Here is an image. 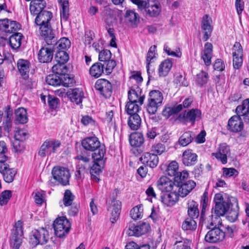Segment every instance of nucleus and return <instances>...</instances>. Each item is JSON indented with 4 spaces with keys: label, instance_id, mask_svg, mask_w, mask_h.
I'll list each match as a JSON object with an SVG mask.
<instances>
[{
    "label": "nucleus",
    "instance_id": "obj_10",
    "mask_svg": "<svg viewBox=\"0 0 249 249\" xmlns=\"http://www.w3.org/2000/svg\"><path fill=\"white\" fill-rule=\"evenodd\" d=\"M53 178L60 184L66 186L69 184L71 177L68 168L63 167H54L52 171Z\"/></svg>",
    "mask_w": 249,
    "mask_h": 249
},
{
    "label": "nucleus",
    "instance_id": "obj_4",
    "mask_svg": "<svg viewBox=\"0 0 249 249\" xmlns=\"http://www.w3.org/2000/svg\"><path fill=\"white\" fill-rule=\"evenodd\" d=\"M23 235L22 222L18 221L16 223L12 231L10 239V246L12 249H19L22 243Z\"/></svg>",
    "mask_w": 249,
    "mask_h": 249
},
{
    "label": "nucleus",
    "instance_id": "obj_37",
    "mask_svg": "<svg viewBox=\"0 0 249 249\" xmlns=\"http://www.w3.org/2000/svg\"><path fill=\"white\" fill-rule=\"evenodd\" d=\"M213 45L212 43L207 42L204 45V49L201 53V58L207 66L211 64V59L213 55Z\"/></svg>",
    "mask_w": 249,
    "mask_h": 249
},
{
    "label": "nucleus",
    "instance_id": "obj_54",
    "mask_svg": "<svg viewBox=\"0 0 249 249\" xmlns=\"http://www.w3.org/2000/svg\"><path fill=\"white\" fill-rule=\"evenodd\" d=\"M60 76L54 73L49 74L46 77V83L53 86H58L61 85Z\"/></svg>",
    "mask_w": 249,
    "mask_h": 249
},
{
    "label": "nucleus",
    "instance_id": "obj_5",
    "mask_svg": "<svg viewBox=\"0 0 249 249\" xmlns=\"http://www.w3.org/2000/svg\"><path fill=\"white\" fill-rule=\"evenodd\" d=\"M56 40L54 37L51 39V43L46 44L42 47L38 53V61L42 63H48L52 61L53 56L54 46L53 42Z\"/></svg>",
    "mask_w": 249,
    "mask_h": 249
},
{
    "label": "nucleus",
    "instance_id": "obj_58",
    "mask_svg": "<svg viewBox=\"0 0 249 249\" xmlns=\"http://www.w3.org/2000/svg\"><path fill=\"white\" fill-rule=\"evenodd\" d=\"M178 162L176 161H172L168 165L166 172L169 176L174 177L178 172Z\"/></svg>",
    "mask_w": 249,
    "mask_h": 249
},
{
    "label": "nucleus",
    "instance_id": "obj_34",
    "mask_svg": "<svg viewBox=\"0 0 249 249\" xmlns=\"http://www.w3.org/2000/svg\"><path fill=\"white\" fill-rule=\"evenodd\" d=\"M67 94L70 100L77 105L81 104L84 97V93L81 89L75 88L67 92Z\"/></svg>",
    "mask_w": 249,
    "mask_h": 249
},
{
    "label": "nucleus",
    "instance_id": "obj_39",
    "mask_svg": "<svg viewBox=\"0 0 249 249\" xmlns=\"http://www.w3.org/2000/svg\"><path fill=\"white\" fill-rule=\"evenodd\" d=\"M187 213L189 217L196 219L199 215L198 204L194 200H189L187 203Z\"/></svg>",
    "mask_w": 249,
    "mask_h": 249
},
{
    "label": "nucleus",
    "instance_id": "obj_31",
    "mask_svg": "<svg viewBox=\"0 0 249 249\" xmlns=\"http://www.w3.org/2000/svg\"><path fill=\"white\" fill-rule=\"evenodd\" d=\"M230 151L229 146L226 143H222L220 144L217 151L216 153H213L212 155L223 164H225L227 162V155Z\"/></svg>",
    "mask_w": 249,
    "mask_h": 249
},
{
    "label": "nucleus",
    "instance_id": "obj_62",
    "mask_svg": "<svg viewBox=\"0 0 249 249\" xmlns=\"http://www.w3.org/2000/svg\"><path fill=\"white\" fill-rule=\"evenodd\" d=\"M131 1L137 5L138 9L143 15L144 14L145 10H146L150 1L143 0H131Z\"/></svg>",
    "mask_w": 249,
    "mask_h": 249
},
{
    "label": "nucleus",
    "instance_id": "obj_26",
    "mask_svg": "<svg viewBox=\"0 0 249 249\" xmlns=\"http://www.w3.org/2000/svg\"><path fill=\"white\" fill-rule=\"evenodd\" d=\"M158 188L162 192H169L175 191L176 185L171 179L165 176H162L157 182Z\"/></svg>",
    "mask_w": 249,
    "mask_h": 249
},
{
    "label": "nucleus",
    "instance_id": "obj_50",
    "mask_svg": "<svg viewBox=\"0 0 249 249\" xmlns=\"http://www.w3.org/2000/svg\"><path fill=\"white\" fill-rule=\"evenodd\" d=\"M69 68L66 65V63H58L54 65L52 67V71L59 76L66 74L68 72Z\"/></svg>",
    "mask_w": 249,
    "mask_h": 249
},
{
    "label": "nucleus",
    "instance_id": "obj_47",
    "mask_svg": "<svg viewBox=\"0 0 249 249\" xmlns=\"http://www.w3.org/2000/svg\"><path fill=\"white\" fill-rule=\"evenodd\" d=\"M60 17L61 20L66 21L69 18V3L68 0H60Z\"/></svg>",
    "mask_w": 249,
    "mask_h": 249
},
{
    "label": "nucleus",
    "instance_id": "obj_27",
    "mask_svg": "<svg viewBox=\"0 0 249 249\" xmlns=\"http://www.w3.org/2000/svg\"><path fill=\"white\" fill-rule=\"evenodd\" d=\"M144 97V95H142V89L138 86L132 87L128 92L129 101L139 102L141 105L143 104Z\"/></svg>",
    "mask_w": 249,
    "mask_h": 249
},
{
    "label": "nucleus",
    "instance_id": "obj_57",
    "mask_svg": "<svg viewBox=\"0 0 249 249\" xmlns=\"http://www.w3.org/2000/svg\"><path fill=\"white\" fill-rule=\"evenodd\" d=\"M143 209L141 205L137 206L131 209L130 215L134 220L142 218V216Z\"/></svg>",
    "mask_w": 249,
    "mask_h": 249
},
{
    "label": "nucleus",
    "instance_id": "obj_52",
    "mask_svg": "<svg viewBox=\"0 0 249 249\" xmlns=\"http://www.w3.org/2000/svg\"><path fill=\"white\" fill-rule=\"evenodd\" d=\"M189 176V174L186 171L182 172H178L174 176V182L176 185H180L182 183L185 182Z\"/></svg>",
    "mask_w": 249,
    "mask_h": 249
},
{
    "label": "nucleus",
    "instance_id": "obj_8",
    "mask_svg": "<svg viewBox=\"0 0 249 249\" xmlns=\"http://www.w3.org/2000/svg\"><path fill=\"white\" fill-rule=\"evenodd\" d=\"M112 54L110 51L106 49L99 52L98 59L99 62L106 65L105 71L107 74H110L116 66V61L111 59Z\"/></svg>",
    "mask_w": 249,
    "mask_h": 249
},
{
    "label": "nucleus",
    "instance_id": "obj_28",
    "mask_svg": "<svg viewBox=\"0 0 249 249\" xmlns=\"http://www.w3.org/2000/svg\"><path fill=\"white\" fill-rule=\"evenodd\" d=\"M237 115L242 117L245 123H249V98L246 99L242 101L241 105L238 106L235 109Z\"/></svg>",
    "mask_w": 249,
    "mask_h": 249
},
{
    "label": "nucleus",
    "instance_id": "obj_6",
    "mask_svg": "<svg viewBox=\"0 0 249 249\" xmlns=\"http://www.w3.org/2000/svg\"><path fill=\"white\" fill-rule=\"evenodd\" d=\"M55 235L59 238L65 236L69 232L71 224L64 217L56 218L53 224Z\"/></svg>",
    "mask_w": 249,
    "mask_h": 249
},
{
    "label": "nucleus",
    "instance_id": "obj_23",
    "mask_svg": "<svg viewBox=\"0 0 249 249\" xmlns=\"http://www.w3.org/2000/svg\"><path fill=\"white\" fill-rule=\"evenodd\" d=\"M140 160L144 165L151 168L157 166L159 158L158 156L153 153L144 152L140 158Z\"/></svg>",
    "mask_w": 249,
    "mask_h": 249
},
{
    "label": "nucleus",
    "instance_id": "obj_22",
    "mask_svg": "<svg viewBox=\"0 0 249 249\" xmlns=\"http://www.w3.org/2000/svg\"><path fill=\"white\" fill-rule=\"evenodd\" d=\"M196 182L192 180H189L180 185H176L175 191H177L182 197L187 196L196 187Z\"/></svg>",
    "mask_w": 249,
    "mask_h": 249
},
{
    "label": "nucleus",
    "instance_id": "obj_17",
    "mask_svg": "<svg viewBox=\"0 0 249 249\" xmlns=\"http://www.w3.org/2000/svg\"><path fill=\"white\" fill-rule=\"evenodd\" d=\"M21 28V25L16 21L8 18L0 19V31L5 34L14 33Z\"/></svg>",
    "mask_w": 249,
    "mask_h": 249
},
{
    "label": "nucleus",
    "instance_id": "obj_42",
    "mask_svg": "<svg viewBox=\"0 0 249 249\" xmlns=\"http://www.w3.org/2000/svg\"><path fill=\"white\" fill-rule=\"evenodd\" d=\"M14 33L10 36L8 43L12 49L16 50L20 47L23 36L20 33L15 32Z\"/></svg>",
    "mask_w": 249,
    "mask_h": 249
},
{
    "label": "nucleus",
    "instance_id": "obj_7",
    "mask_svg": "<svg viewBox=\"0 0 249 249\" xmlns=\"http://www.w3.org/2000/svg\"><path fill=\"white\" fill-rule=\"evenodd\" d=\"M61 142L58 140H46L40 147L38 155L41 157H45L46 155L50 156L56 152L60 146Z\"/></svg>",
    "mask_w": 249,
    "mask_h": 249
},
{
    "label": "nucleus",
    "instance_id": "obj_3",
    "mask_svg": "<svg viewBox=\"0 0 249 249\" xmlns=\"http://www.w3.org/2000/svg\"><path fill=\"white\" fill-rule=\"evenodd\" d=\"M149 96L147 110L148 113L154 114L157 112L158 107L162 104V94L159 90H153L149 92Z\"/></svg>",
    "mask_w": 249,
    "mask_h": 249
},
{
    "label": "nucleus",
    "instance_id": "obj_61",
    "mask_svg": "<svg viewBox=\"0 0 249 249\" xmlns=\"http://www.w3.org/2000/svg\"><path fill=\"white\" fill-rule=\"evenodd\" d=\"M196 82L200 87H202L206 84L208 80L209 75L208 73L205 71H201L196 75Z\"/></svg>",
    "mask_w": 249,
    "mask_h": 249
},
{
    "label": "nucleus",
    "instance_id": "obj_35",
    "mask_svg": "<svg viewBox=\"0 0 249 249\" xmlns=\"http://www.w3.org/2000/svg\"><path fill=\"white\" fill-rule=\"evenodd\" d=\"M30 66V63L27 60L20 59L17 62L18 71L24 79H27L29 77Z\"/></svg>",
    "mask_w": 249,
    "mask_h": 249
},
{
    "label": "nucleus",
    "instance_id": "obj_63",
    "mask_svg": "<svg viewBox=\"0 0 249 249\" xmlns=\"http://www.w3.org/2000/svg\"><path fill=\"white\" fill-rule=\"evenodd\" d=\"M165 151V145L161 143H157L152 145L151 148V151L154 153L160 155Z\"/></svg>",
    "mask_w": 249,
    "mask_h": 249
},
{
    "label": "nucleus",
    "instance_id": "obj_51",
    "mask_svg": "<svg viewBox=\"0 0 249 249\" xmlns=\"http://www.w3.org/2000/svg\"><path fill=\"white\" fill-rule=\"evenodd\" d=\"M213 216V214L212 213L209 217L206 218L205 214H204L203 220L201 219V216L200 217L199 224L201 227L200 232H201L202 229L203 227L209 230L214 227V224L212 220Z\"/></svg>",
    "mask_w": 249,
    "mask_h": 249
},
{
    "label": "nucleus",
    "instance_id": "obj_38",
    "mask_svg": "<svg viewBox=\"0 0 249 249\" xmlns=\"http://www.w3.org/2000/svg\"><path fill=\"white\" fill-rule=\"evenodd\" d=\"M106 65L101 62H96L90 68L89 73L92 77L97 78L100 77L105 71Z\"/></svg>",
    "mask_w": 249,
    "mask_h": 249
},
{
    "label": "nucleus",
    "instance_id": "obj_12",
    "mask_svg": "<svg viewBox=\"0 0 249 249\" xmlns=\"http://www.w3.org/2000/svg\"><path fill=\"white\" fill-rule=\"evenodd\" d=\"M225 233L219 227L214 226L205 236V241L210 243H219L225 239Z\"/></svg>",
    "mask_w": 249,
    "mask_h": 249
},
{
    "label": "nucleus",
    "instance_id": "obj_33",
    "mask_svg": "<svg viewBox=\"0 0 249 249\" xmlns=\"http://www.w3.org/2000/svg\"><path fill=\"white\" fill-rule=\"evenodd\" d=\"M160 12L161 8L159 2L150 1L143 15L145 18H156L160 15Z\"/></svg>",
    "mask_w": 249,
    "mask_h": 249
},
{
    "label": "nucleus",
    "instance_id": "obj_41",
    "mask_svg": "<svg viewBox=\"0 0 249 249\" xmlns=\"http://www.w3.org/2000/svg\"><path fill=\"white\" fill-rule=\"evenodd\" d=\"M173 64L169 59L164 60L159 65L158 72L160 77H165L169 72L172 67Z\"/></svg>",
    "mask_w": 249,
    "mask_h": 249
},
{
    "label": "nucleus",
    "instance_id": "obj_43",
    "mask_svg": "<svg viewBox=\"0 0 249 249\" xmlns=\"http://www.w3.org/2000/svg\"><path fill=\"white\" fill-rule=\"evenodd\" d=\"M127 124L131 130H138L141 124V118L138 114H133L128 118Z\"/></svg>",
    "mask_w": 249,
    "mask_h": 249
},
{
    "label": "nucleus",
    "instance_id": "obj_53",
    "mask_svg": "<svg viewBox=\"0 0 249 249\" xmlns=\"http://www.w3.org/2000/svg\"><path fill=\"white\" fill-rule=\"evenodd\" d=\"M53 45H55L57 50L65 51L71 47V41L70 40L66 38L63 37L60 38L58 41L55 43L53 42Z\"/></svg>",
    "mask_w": 249,
    "mask_h": 249
},
{
    "label": "nucleus",
    "instance_id": "obj_20",
    "mask_svg": "<svg viewBox=\"0 0 249 249\" xmlns=\"http://www.w3.org/2000/svg\"><path fill=\"white\" fill-rule=\"evenodd\" d=\"M243 128L244 124L239 115H234L229 120L227 129L230 132L238 133L241 131Z\"/></svg>",
    "mask_w": 249,
    "mask_h": 249
},
{
    "label": "nucleus",
    "instance_id": "obj_2",
    "mask_svg": "<svg viewBox=\"0 0 249 249\" xmlns=\"http://www.w3.org/2000/svg\"><path fill=\"white\" fill-rule=\"evenodd\" d=\"M106 148H102L98 152H94L92 154V158L94 163L90 167V173L92 178H96L101 172L102 169L104 168L107 158H104L106 153Z\"/></svg>",
    "mask_w": 249,
    "mask_h": 249
},
{
    "label": "nucleus",
    "instance_id": "obj_21",
    "mask_svg": "<svg viewBox=\"0 0 249 249\" xmlns=\"http://www.w3.org/2000/svg\"><path fill=\"white\" fill-rule=\"evenodd\" d=\"M233 204L231 200L227 198L226 201L221 203H216L214 207L212 209V213L216 217L224 216L232 207Z\"/></svg>",
    "mask_w": 249,
    "mask_h": 249
},
{
    "label": "nucleus",
    "instance_id": "obj_55",
    "mask_svg": "<svg viewBox=\"0 0 249 249\" xmlns=\"http://www.w3.org/2000/svg\"><path fill=\"white\" fill-rule=\"evenodd\" d=\"M61 85L65 87H69L73 86L75 81L73 77H71L67 73L60 76Z\"/></svg>",
    "mask_w": 249,
    "mask_h": 249
},
{
    "label": "nucleus",
    "instance_id": "obj_60",
    "mask_svg": "<svg viewBox=\"0 0 249 249\" xmlns=\"http://www.w3.org/2000/svg\"><path fill=\"white\" fill-rule=\"evenodd\" d=\"M209 198L208 193L205 191L201 198V205L202 209L201 211V218L203 220L204 213H205L206 209L208 205Z\"/></svg>",
    "mask_w": 249,
    "mask_h": 249
},
{
    "label": "nucleus",
    "instance_id": "obj_48",
    "mask_svg": "<svg viewBox=\"0 0 249 249\" xmlns=\"http://www.w3.org/2000/svg\"><path fill=\"white\" fill-rule=\"evenodd\" d=\"M194 137V134L191 131H186L179 137L178 143L182 146H186L193 141Z\"/></svg>",
    "mask_w": 249,
    "mask_h": 249
},
{
    "label": "nucleus",
    "instance_id": "obj_30",
    "mask_svg": "<svg viewBox=\"0 0 249 249\" xmlns=\"http://www.w3.org/2000/svg\"><path fill=\"white\" fill-rule=\"evenodd\" d=\"M197 160V155L193 150L188 149L182 153V161L185 166H191L194 165Z\"/></svg>",
    "mask_w": 249,
    "mask_h": 249
},
{
    "label": "nucleus",
    "instance_id": "obj_9",
    "mask_svg": "<svg viewBox=\"0 0 249 249\" xmlns=\"http://www.w3.org/2000/svg\"><path fill=\"white\" fill-rule=\"evenodd\" d=\"M129 141L130 145L134 147L131 149L132 153L136 156L140 155L143 151L141 147L144 142L142 134L138 132L131 133L129 137Z\"/></svg>",
    "mask_w": 249,
    "mask_h": 249
},
{
    "label": "nucleus",
    "instance_id": "obj_36",
    "mask_svg": "<svg viewBox=\"0 0 249 249\" xmlns=\"http://www.w3.org/2000/svg\"><path fill=\"white\" fill-rule=\"evenodd\" d=\"M126 21L132 28H136L140 23V16L134 11L128 10L126 11L125 16Z\"/></svg>",
    "mask_w": 249,
    "mask_h": 249
},
{
    "label": "nucleus",
    "instance_id": "obj_24",
    "mask_svg": "<svg viewBox=\"0 0 249 249\" xmlns=\"http://www.w3.org/2000/svg\"><path fill=\"white\" fill-rule=\"evenodd\" d=\"M128 230L129 232L128 234L130 236L139 237L148 232L150 230V226L148 223L143 222L136 226L134 224L130 225Z\"/></svg>",
    "mask_w": 249,
    "mask_h": 249
},
{
    "label": "nucleus",
    "instance_id": "obj_32",
    "mask_svg": "<svg viewBox=\"0 0 249 249\" xmlns=\"http://www.w3.org/2000/svg\"><path fill=\"white\" fill-rule=\"evenodd\" d=\"M46 2L45 0H32L30 4L29 10L32 15L35 16L36 15L46 11Z\"/></svg>",
    "mask_w": 249,
    "mask_h": 249
},
{
    "label": "nucleus",
    "instance_id": "obj_1",
    "mask_svg": "<svg viewBox=\"0 0 249 249\" xmlns=\"http://www.w3.org/2000/svg\"><path fill=\"white\" fill-rule=\"evenodd\" d=\"M35 24L39 26L40 34L48 44L51 43V39L54 38V34L50 24L53 18L51 12L46 10L36 16Z\"/></svg>",
    "mask_w": 249,
    "mask_h": 249
},
{
    "label": "nucleus",
    "instance_id": "obj_40",
    "mask_svg": "<svg viewBox=\"0 0 249 249\" xmlns=\"http://www.w3.org/2000/svg\"><path fill=\"white\" fill-rule=\"evenodd\" d=\"M15 122L16 124H24L28 122L27 113L23 107H19L15 111Z\"/></svg>",
    "mask_w": 249,
    "mask_h": 249
},
{
    "label": "nucleus",
    "instance_id": "obj_11",
    "mask_svg": "<svg viewBox=\"0 0 249 249\" xmlns=\"http://www.w3.org/2000/svg\"><path fill=\"white\" fill-rule=\"evenodd\" d=\"M49 239V234L48 231L44 228H40L32 231L30 243L34 246L38 244L44 245L48 242Z\"/></svg>",
    "mask_w": 249,
    "mask_h": 249
},
{
    "label": "nucleus",
    "instance_id": "obj_18",
    "mask_svg": "<svg viewBox=\"0 0 249 249\" xmlns=\"http://www.w3.org/2000/svg\"><path fill=\"white\" fill-rule=\"evenodd\" d=\"M201 112L198 109H192L188 111L180 113L178 118V119L180 122L184 123L190 122L194 125L197 118H201Z\"/></svg>",
    "mask_w": 249,
    "mask_h": 249
},
{
    "label": "nucleus",
    "instance_id": "obj_29",
    "mask_svg": "<svg viewBox=\"0 0 249 249\" xmlns=\"http://www.w3.org/2000/svg\"><path fill=\"white\" fill-rule=\"evenodd\" d=\"M168 194H164L160 196L162 203L167 207L174 205L178 200L179 195L177 191H171Z\"/></svg>",
    "mask_w": 249,
    "mask_h": 249
},
{
    "label": "nucleus",
    "instance_id": "obj_46",
    "mask_svg": "<svg viewBox=\"0 0 249 249\" xmlns=\"http://www.w3.org/2000/svg\"><path fill=\"white\" fill-rule=\"evenodd\" d=\"M138 102L128 101L125 106V111L130 116L133 114H138L141 110V107L137 104Z\"/></svg>",
    "mask_w": 249,
    "mask_h": 249
},
{
    "label": "nucleus",
    "instance_id": "obj_25",
    "mask_svg": "<svg viewBox=\"0 0 249 249\" xmlns=\"http://www.w3.org/2000/svg\"><path fill=\"white\" fill-rule=\"evenodd\" d=\"M212 21L211 18L207 14L205 15L202 18L201 28L204 33L203 39L204 41L208 40L211 36L213 29V26L211 25Z\"/></svg>",
    "mask_w": 249,
    "mask_h": 249
},
{
    "label": "nucleus",
    "instance_id": "obj_16",
    "mask_svg": "<svg viewBox=\"0 0 249 249\" xmlns=\"http://www.w3.org/2000/svg\"><path fill=\"white\" fill-rule=\"evenodd\" d=\"M83 148L87 151L98 152L102 148H105L104 145H101L100 142L96 137H88L81 142Z\"/></svg>",
    "mask_w": 249,
    "mask_h": 249
},
{
    "label": "nucleus",
    "instance_id": "obj_59",
    "mask_svg": "<svg viewBox=\"0 0 249 249\" xmlns=\"http://www.w3.org/2000/svg\"><path fill=\"white\" fill-rule=\"evenodd\" d=\"M74 197V196L70 190H66L64 193L63 199L65 206L68 207L72 205Z\"/></svg>",
    "mask_w": 249,
    "mask_h": 249
},
{
    "label": "nucleus",
    "instance_id": "obj_44",
    "mask_svg": "<svg viewBox=\"0 0 249 249\" xmlns=\"http://www.w3.org/2000/svg\"><path fill=\"white\" fill-rule=\"evenodd\" d=\"M75 159L79 160L78 166H81L79 169L85 170L90 167L89 156H85L83 153L78 155L75 157Z\"/></svg>",
    "mask_w": 249,
    "mask_h": 249
},
{
    "label": "nucleus",
    "instance_id": "obj_19",
    "mask_svg": "<svg viewBox=\"0 0 249 249\" xmlns=\"http://www.w3.org/2000/svg\"><path fill=\"white\" fill-rule=\"evenodd\" d=\"M0 173L2 175L4 180L9 183L14 181L17 171L10 168L9 165L5 161H0Z\"/></svg>",
    "mask_w": 249,
    "mask_h": 249
},
{
    "label": "nucleus",
    "instance_id": "obj_15",
    "mask_svg": "<svg viewBox=\"0 0 249 249\" xmlns=\"http://www.w3.org/2000/svg\"><path fill=\"white\" fill-rule=\"evenodd\" d=\"M94 88L106 98H109L112 94V84L107 79L102 78L98 79L95 82Z\"/></svg>",
    "mask_w": 249,
    "mask_h": 249
},
{
    "label": "nucleus",
    "instance_id": "obj_13",
    "mask_svg": "<svg viewBox=\"0 0 249 249\" xmlns=\"http://www.w3.org/2000/svg\"><path fill=\"white\" fill-rule=\"evenodd\" d=\"M107 209L110 212L111 216L110 221L112 223H114L119 217L121 210V202L116 200L113 197L107 200Z\"/></svg>",
    "mask_w": 249,
    "mask_h": 249
},
{
    "label": "nucleus",
    "instance_id": "obj_49",
    "mask_svg": "<svg viewBox=\"0 0 249 249\" xmlns=\"http://www.w3.org/2000/svg\"><path fill=\"white\" fill-rule=\"evenodd\" d=\"M197 227L195 219L191 217H187L182 222V229L184 231H195Z\"/></svg>",
    "mask_w": 249,
    "mask_h": 249
},
{
    "label": "nucleus",
    "instance_id": "obj_45",
    "mask_svg": "<svg viewBox=\"0 0 249 249\" xmlns=\"http://www.w3.org/2000/svg\"><path fill=\"white\" fill-rule=\"evenodd\" d=\"M191 245L190 240L180 237L175 242L172 249H191Z\"/></svg>",
    "mask_w": 249,
    "mask_h": 249
},
{
    "label": "nucleus",
    "instance_id": "obj_14",
    "mask_svg": "<svg viewBox=\"0 0 249 249\" xmlns=\"http://www.w3.org/2000/svg\"><path fill=\"white\" fill-rule=\"evenodd\" d=\"M243 50L241 44L235 42L232 48V65L235 70H239L243 65Z\"/></svg>",
    "mask_w": 249,
    "mask_h": 249
},
{
    "label": "nucleus",
    "instance_id": "obj_64",
    "mask_svg": "<svg viewBox=\"0 0 249 249\" xmlns=\"http://www.w3.org/2000/svg\"><path fill=\"white\" fill-rule=\"evenodd\" d=\"M11 196V191L5 190L2 192L0 196V205L3 206L7 204Z\"/></svg>",
    "mask_w": 249,
    "mask_h": 249
},
{
    "label": "nucleus",
    "instance_id": "obj_56",
    "mask_svg": "<svg viewBox=\"0 0 249 249\" xmlns=\"http://www.w3.org/2000/svg\"><path fill=\"white\" fill-rule=\"evenodd\" d=\"M54 58L57 62L66 63L69 59V56L65 51L57 50Z\"/></svg>",
    "mask_w": 249,
    "mask_h": 249
}]
</instances>
